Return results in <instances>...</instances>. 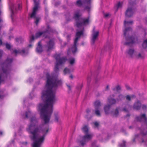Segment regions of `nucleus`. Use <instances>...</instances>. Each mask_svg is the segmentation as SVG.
I'll return each instance as SVG.
<instances>
[{
  "label": "nucleus",
  "instance_id": "nucleus-6",
  "mask_svg": "<svg viewBox=\"0 0 147 147\" xmlns=\"http://www.w3.org/2000/svg\"><path fill=\"white\" fill-rule=\"evenodd\" d=\"M12 59L7 58L4 63L0 64V68H2L3 74L6 75L9 73L10 69H9L8 67L9 64L12 62Z\"/></svg>",
  "mask_w": 147,
  "mask_h": 147
},
{
  "label": "nucleus",
  "instance_id": "nucleus-55",
  "mask_svg": "<svg viewBox=\"0 0 147 147\" xmlns=\"http://www.w3.org/2000/svg\"><path fill=\"white\" fill-rule=\"evenodd\" d=\"M3 97H4V96L3 95H1L0 94V99H2V98H3Z\"/></svg>",
  "mask_w": 147,
  "mask_h": 147
},
{
  "label": "nucleus",
  "instance_id": "nucleus-3",
  "mask_svg": "<svg viewBox=\"0 0 147 147\" xmlns=\"http://www.w3.org/2000/svg\"><path fill=\"white\" fill-rule=\"evenodd\" d=\"M81 15L80 11H76L74 14V18L76 20V26L78 28H81V31H78L79 30L77 29L78 31L76 33V38L74 41V45L71 49V51L73 53H75L77 51V43L78 39L80 38V36L83 34V32L84 30L82 26L88 24L89 22V18L84 19L80 18V17Z\"/></svg>",
  "mask_w": 147,
  "mask_h": 147
},
{
  "label": "nucleus",
  "instance_id": "nucleus-53",
  "mask_svg": "<svg viewBox=\"0 0 147 147\" xmlns=\"http://www.w3.org/2000/svg\"><path fill=\"white\" fill-rule=\"evenodd\" d=\"M146 140L145 139H142V143H145L146 142Z\"/></svg>",
  "mask_w": 147,
  "mask_h": 147
},
{
  "label": "nucleus",
  "instance_id": "nucleus-21",
  "mask_svg": "<svg viewBox=\"0 0 147 147\" xmlns=\"http://www.w3.org/2000/svg\"><path fill=\"white\" fill-rule=\"evenodd\" d=\"M94 105L95 109L99 108L101 106V103L100 100H97L94 102Z\"/></svg>",
  "mask_w": 147,
  "mask_h": 147
},
{
  "label": "nucleus",
  "instance_id": "nucleus-49",
  "mask_svg": "<svg viewBox=\"0 0 147 147\" xmlns=\"http://www.w3.org/2000/svg\"><path fill=\"white\" fill-rule=\"evenodd\" d=\"M125 87L126 88V89L127 90H130L131 89V88H130V87L128 85H125Z\"/></svg>",
  "mask_w": 147,
  "mask_h": 147
},
{
  "label": "nucleus",
  "instance_id": "nucleus-20",
  "mask_svg": "<svg viewBox=\"0 0 147 147\" xmlns=\"http://www.w3.org/2000/svg\"><path fill=\"white\" fill-rule=\"evenodd\" d=\"M36 51L38 53H41L42 51V47L40 41L38 42V45L36 48Z\"/></svg>",
  "mask_w": 147,
  "mask_h": 147
},
{
  "label": "nucleus",
  "instance_id": "nucleus-1",
  "mask_svg": "<svg viewBox=\"0 0 147 147\" xmlns=\"http://www.w3.org/2000/svg\"><path fill=\"white\" fill-rule=\"evenodd\" d=\"M47 84L42 93V97L45 102L40 104L38 109L40 116L45 124L49 123L53 111V105L56 101V90L57 87L61 85L62 82L57 77L46 74Z\"/></svg>",
  "mask_w": 147,
  "mask_h": 147
},
{
  "label": "nucleus",
  "instance_id": "nucleus-40",
  "mask_svg": "<svg viewBox=\"0 0 147 147\" xmlns=\"http://www.w3.org/2000/svg\"><path fill=\"white\" fill-rule=\"evenodd\" d=\"M35 15H36V14H35ZM30 17L31 18H36V21H35V23L36 24V25H37L38 22V21H39V18H36V15H35V16L34 17H31L30 16Z\"/></svg>",
  "mask_w": 147,
  "mask_h": 147
},
{
  "label": "nucleus",
  "instance_id": "nucleus-7",
  "mask_svg": "<svg viewBox=\"0 0 147 147\" xmlns=\"http://www.w3.org/2000/svg\"><path fill=\"white\" fill-rule=\"evenodd\" d=\"M34 6L33 8L32 12L31 14V17H33L35 16L36 12L40 8V0H33Z\"/></svg>",
  "mask_w": 147,
  "mask_h": 147
},
{
  "label": "nucleus",
  "instance_id": "nucleus-26",
  "mask_svg": "<svg viewBox=\"0 0 147 147\" xmlns=\"http://www.w3.org/2000/svg\"><path fill=\"white\" fill-rule=\"evenodd\" d=\"M112 90L114 92H118L121 90V87L119 85H118L113 88Z\"/></svg>",
  "mask_w": 147,
  "mask_h": 147
},
{
  "label": "nucleus",
  "instance_id": "nucleus-41",
  "mask_svg": "<svg viewBox=\"0 0 147 147\" xmlns=\"http://www.w3.org/2000/svg\"><path fill=\"white\" fill-rule=\"evenodd\" d=\"M122 3L119 2L117 5V9L121 8L122 7Z\"/></svg>",
  "mask_w": 147,
  "mask_h": 147
},
{
  "label": "nucleus",
  "instance_id": "nucleus-13",
  "mask_svg": "<svg viewBox=\"0 0 147 147\" xmlns=\"http://www.w3.org/2000/svg\"><path fill=\"white\" fill-rule=\"evenodd\" d=\"M54 45V42L53 40H50L47 43L46 47L47 48V51H49L53 48Z\"/></svg>",
  "mask_w": 147,
  "mask_h": 147
},
{
  "label": "nucleus",
  "instance_id": "nucleus-50",
  "mask_svg": "<svg viewBox=\"0 0 147 147\" xmlns=\"http://www.w3.org/2000/svg\"><path fill=\"white\" fill-rule=\"evenodd\" d=\"M94 124L95 126L96 127H97L99 125L98 123L97 122H96L94 123Z\"/></svg>",
  "mask_w": 147,
  "mask_h": 147
},
{
  "label": "nucleus",
  "instance_id": "nucleus-59",
  "mask_svg": "<svg viewBox=\"0 0 147 147\" xmlns=\"http://www.w3.org/2000/svg\"><path fill=\"white\" fill-rule=\"evenodd\" d=\"M2 20L0 18V23L1 22ZM1 33V27H0V33Z\"/></svg>",
  "mask_w": 147,
  "mask_h": 147
},
{
  "label": "nucleus",
  "instance_id": "nucleus-12",
  "mask_svg": "<svg viewBox=\"0 0 147 147\" xmlns=\"http://www.w3.org/2000/svg\"><path fill=\"white\" fill-rule=\"evenodd\" d=\"M91 0H84V2L80 0H78L77 1L76 5L78 6L81 7L84 3H86L89 4H90Z\"/></svg>",
  "mask_w": 147,
  "mask_h": 147
},
{
  "label": "nucleus",
  "instance_id": "nucleus-54",
  "mask_svg": "<svg viewBox=\"0 0 147 147\" xmlns=\"http://www.w3.org/2000/svg\"><path fill=\"white\" fill-rule=\"evenodd\" d=\"M22 7L19 4L18 5V9L20 10Z\"/></svg>",
  "mask_w": 147,
  "mask_h": 147
},
{
  "label": "nucleus",
  "instance_id": "nucleus-32",
  "mask_svg": "<svg viewBox=\"0 0 147 147\" xmlns=\"http://www.w3.org/2000/svg\"><path fill=\"white\" fill-rule=\"evenodd\" d=\"M131 29L130 27L128 28H126L124 31V35L125 36H126V34L128 31L131 30Z\"/></svg>",
  "mask_w": 147,
  "mask_h": 147
},
{
  "label": "nucleus",
  "instance_id": "nucleus-35",
  "mask_svg": "<svg viewBox=\"0 0 147 147\" xmlns=\"http://www.w3.org/2000/svg\"><path fill=\"white\" fill-rule=\"evenodd\" d=\"M16 41L19 43H21L23 41V39L21 37L17 38L16 39Z\"/></svg>",
  "mask_w": 147,
  "mask_h": 147
},
{
  "label": "nucleus",
  "instance_id": "nucleus-36",
  "mask_svg": "<svg viewBox=\"0 0 147 147\" xmlns=\"http://www.w3.org/2000/svg\"><path fill=\"white\" fill-rule=\"evenodd\" d=\"M54 115L55 117V121L56 122H58L59 120L58 113H55Z\"/></svg>",
  "mask_w": 147,
  "mask_h": 147
},
{
  "label": "nucleus",
  "instance_id": "nucleus-34",
  "mask_svg": "<svg viewBox=\"0 0 147 147\" xmlns=\"http://www.w3.org/2000/svg\"><path fill=\"white\" fill-rule=\"evenodd\" d=\"M75 60L74 58H71L69 59V62L71 65H73L75 63Z\"/></svg>",
  "mask_w": 147,
  "mask_h": 147
},
{
  "label": "nucleus",
  "instance_id": "nucleus-15",
  "mask_svg": "<svg viewBox=\"0 0 147 147\" xmlns=\"http://www.w3.org/2000/svg\"><path fill=\"white\" fill-rule=\"evenodd\" d=\"M116 100L115 99L112 98L111 96H110L108 98V102L109 104V105L111 106L115 104L116 103Z\"/></svg>",
  "mask_w": 147,
  "mask_h": 147
},
{
  "label": "nucleus",
  "instance_id": "nucleus-62",
  "mask_svg": "<svg viewBox=\"0 0 147 147\" xmlns=\"http://www.w3.org/2000/svg\"><path fill=\"white\" fill-rule=\"evenodd\" d=\"M130 115L129 114H128L126 116L129 117V116Z\"/></svg>",
  "mask_w": 147,
  "mask_h": 147
},
{
  "label": "nucleus",
  "instance_id": "nucleus-37",
  "mask_svg": "<svg viewBox=\"0 0 147 147\" xmlns=\"http://www.w3.org/2000/svg\"><path fill=\"white\" fill-rule=\"evenodd\" d=\"M63 71L65 74L69 73L70 72V70L67 68H65Z\"/></svg>",
  "mask_w": 147,
  "mask_h": 147
},
{
  "label": "nucleus",
  "instance_id": "nucleus-2",
  "mask_svg": "<svg viewBox=\"0 0 147 147\" xmlns=\"http://www.w3.org/2000/svg\"><path fill=\"white\" fill-rule=\"evenodd\" d=\"M37 122V120L35 117L31 118L30 124L27 129V131L32 135L30 138L34 141L33 147H41L49 130L48 128L40 129L39 127H36L35 125Z\"/></svg>",
  "mask_w": 147,
  "mask_h": 147
},
{
  "label": "nucleus",
  "instance_id": "nucleus-25",
  "mask_svg": "<svg viewBox=\"0 0 147 147\" xmlns=\"http://www.w3.org/2000/svg\"><path fill=\"white\" fill-rule=\"evenodd\" d=\"M136 98V96L134 95H132L131 96L127 95L125 96L126 99L127 100L130 101L131 99Z\"/></svg>",
  "mask_w": 147,
  "mask_h": 147
},
{
  "label": "nucleus",
  "instance_id": "nucleus-64",
  "mask_svg": "<svg viewBox=\"0 0 147 147\" xmlns=\"http://www.w3.org/2000/svg\"><path fill=\"white\" fill-rule=\"evenodd\" d=\"M29 47H32V45H30L29 46Z\"/></svg>",
  "mask_w": 147,
  "mask_h": 147
},
{
  "label": "nucleus",
  "instance_id": "nucleus-24",
  "mask_svg": "<svg viewBox=\"0 0 147 147\" xmlns=\"http://www.w3.org/2000/svg\"><path fill=\"white\" fill-rule=\"evenodd\" d=\"M147 125H146L144 129H142L140 130V133L143 136H145L147 134Z\"/></svg>",
  "mask_w": 147,
  "mask_h": 147
},
{
  "label": "nucleus",
  "instance_id": "nucleus-30",
  "mask_svg": "<svg viewBox=\"0 0 147 147\" xmlns=\"http://www.w3.org/2000/svg\"><path fill=\"white\" fill-rule=\"evenodd\" d=\"M124 96L122 94H119L118 97L117 98V100L119 101L122 100L124 98Z\"/></svg>",
  "mask_w": 147,
  "mask_h": 147
},
{
  "label": "nucleus",
  "instance_id": "nucleus-56",
  "mask_svg": "<svg viewBox=\"0 0 147 147\" xmlns=\"http://www.w3.org/2000/svg\"><path fill=\"white\" fill-rule=\"evenodd\" d=\"M2 44V42L1 39H0V45H1Z\"/></svg>",
  "mask_w": 147,
  "mask_h": 147
},
{
  "label": "nucleus",
  "instance_id": "nucleus-22",
  "mask_svg": "<svg viewBox=\"0 0 147 147\" xmlns=\"http://www.w3.org/2000/svg\"><path fill=\"white\" fill-rule=\"evenodd\" d=\"M111 106L109 105H106L105 106L104 110L106 114H108L109 113V109Z\"/></svg>",
  "mask_w": 147,
  "mask_h": 147
},
{
  "label": "nucleus",
  "instance_id": "nucleus-5",
  "mask_svg": "<svg viewBox=\"0 0 147 147\" xmlns=\"http://www.w3.org/2000/svg\"><path fill=\"white\" fill-rule=\"evenodd\" d=\"M55 58L56 60V63L54 68V71L57 72L59 71V65L64 63L67 60L65 57H61L59 54L55 55Z\"/></svg>",
  "mask_w": 147,
  "mask_h": 147
},
{
  "label": "nucleus",
  "instance_id": "nucleus-9",
  "mask_svg": "<svg viewBox=\"0 0 147 147\" xmlns=\"http://www.w3.org/2000/svg\"><path fill=\"white\" fill-rule=\"evenodd\" d=\"M136 119L138 121H143L147 124V119L145 114H141L139 116L136 117Z\"/></svg>",
  "mask_w": 147,
  "mask_h": 147
},
{
  "label": "nucleus",
  "instance_id": "nucleus-4",
  "mask_svg": "<svg viewBox=\"0 0 147 147\" xmlns=\"http://www.w3.org/2000/svg\"><path fill=\"white\" fill-rule=\"evenodd\" d=\"M84 132L86 134L82 137V140L80 141V143L82 146L84 145L86 142L90 140L92 137V135L91 134H87L88 130V128L87 125H85L82 128Z\"/></svg>",
  "mask_w": 147,
  "mask_h": 147
},
{
  "label": "nucleus",
  "instance_id": "nucleus-51",
  "mask_svg": "<svg viewBox=\"0 0 147 147\" xmlns=\"http://www.w3.org/2000/svg\"><path fill=\"white\" fill-rule=\"evenodd\" d=\"M139 135H136L135 136V138H134V139L133 140V142H135V139Z\"/></svg>",
  "mask_w": 147,
  "mask_h": 147
},
{
  "label": "nucleus",
  "instance_id": "nucleus-17",
  "mask_svg": "<svg viewBox=\"0 0 147 147\" xmlns=\"http://www.w3.org/2000/svg\"><path fill=\"white\" fill-rule=\"evenodd\" d=\"M134 56L135 57L138 59H141L143 58L144 55L142 53H138L136 51L134 53Z\"/></svg>",
  "mask_w": 147,
  "mask_h": 147
},
{
  "label": "nucleus",
  "instance_id": "nucleus-19",
  "mask_svg": "<svg viewBox=\"0 0 147 147\" xmlns=\"http://www.w3.org/2000/svg\"><path fill=\"white\" fill-rule=\"evenodd\" d=\"M47 33L45 32H38L36 33L35 35L36 38H37L40 37L42 35H43V36H45V38H47Z\"/></svg>",
  "mask_w": 147,
  "mask_h": 147
},
{
  "label": "nucleus",
  "instance_id": "nucleus-29",
  "mask_svg": "<svg viewBox=\"0 0 147 147\" xmlns=\"http://www.w3.org/2000/svg\"><path fill=\"white\" fill-rule=\"evenodd\" d=\"M118 114L119 112L118 108H116L115 111L112 113V115L115 117L118 116Z\"/></svg>",
  "mask_w": 147,
  "mask_h": 147
},
{
  "label": "nucleus",
  "instance_id": "nucleus-52",
  "mask_svg": "<svg viewBox=\"0 0 147 147\" xmlns=\"http://www.w3.org/2000/svg\"><path fill=\"white\" fill-rule=\"evenodd\" d=\"M90 111V110L89 109H87L86 110V112L87 113H89Z\"/></svg>",
  "mask_w": 147,
  "mask_h": 147
},
{
  "label": "nucleus",
  "instance_id": "nucleus-47",
  "mask_svg": "<svg viewBox=\"0 0 147 147\" xmlns=\"http://www.w3.org/2000/svg\"><path fill=\"white\" fill-rule=\"evenodd\" d=\"M110 15V14L109 13H107L104 14V16L105 17L107 18Z\"/></svg>",
  "mask_w": 147,
  "mask_h": 147
},
{
  "label": "nucleus",
  "instance_id": "nucleus-14",
  "mask_svg": "<svg viewBox=\"0 0 147 147\" xmlns=\"http://www.w3.org/2000/svg\"><path fill=\"white\" fill-rule=\"evenodd\" d=\"M141 107V104L139 101L138 100L136 102L133 106L134 109L138 110L140 109Z\"/></svg>",
  "mask_w": 147,
  "mask_h": 147
},
{
  "label": "nucleus",
  "instance_id": "nucleus-33",
  "mask_svg": "<svg viewBox=\"0 0 147 147\" xmlns=\"http://www.w3.org/2000/svg\"><path fill=\"white\" fill-rule=\"evenodd\" d=\"M143 47L145 49L147 47V39L144 40L142 44Z\"/></svg>",
  "mask_w": 147,
  "mask_h": 147
},
{
  "label": "nucleus",
  "instance_id": "nucleus-27",
  "mask_svg": "<svg viewBox=\"0 0 147 147\" xmlns=\"http://www.w3.org/2000/svg\"><path fill=\"white\" fill-rule=\"evenodd\" d=\"M133 23V22L132 21H126L125 20L124 21V26L126 27L130 24H132Z\"/></svg>",
  "mask_w": 147,
  "mask_h": 147
},
{
  "label": "nucleus",
  "instance_id": "nucleus-31",
  "mask_svg": "<svg viewBox=\"0 0 147 147\" xmlns=\"http://www.w3.org/2000/svg\"><path fill=\"white\" fill-rule=\"evenodd\" d=\"M130 107L129 105H127L124 108L122 109V111L126 112H127Z\"/></svg>",
  "mask_w": 147,
  "mask_h": 147
},
{
  "label": "nucleus",
  "instance_id": "nucleus-63",
  "mask_svg": "<svg viewBox=\"0 0 147 147\" xmlns=\"http://www.w3.org/2000/svg\"><path fill=\"white\" fill-rule=\"evenodd\" d=\"M46 1V0H44V1L43 2V3L44 4H45V2Z\"/></svg>",
  "mask_w": 147,
  "mask_h": 147
},
{
  "label": "nucleus",
  "instance_id": "nucleus-8",
  "mask_svg": "<svg viewBox=\"0 0 147 147\" xmlns=\"http://www.w3.org/2000/svg\"><path fill=\"white\" fill-rule=\"evenodd\" d=\"M99 35V32L95 31V28L93 30L91 38V44H94L95 41L97 40Z\"/></svg>",
  "mask_w": 147,
  "mask_h": 147
},
{
  "label": "nucleus",
  "instance_id": "nucleus-61",
  "mask_svg": "<svg viewBox=\"0 0 147 147\" xmlns=\"http://www.w3.org/2000/svg\"><path fill=\"white\" fill-rule=\"evenodd\" d=\"M0 134H1V135H2V134H3V133H2V132H1V131H0Z\"/></svg>",
  "mask_w": 147,
  "mask_h": 147
},
{
  "label": "nucleus",
  "instance_id": "nucleus-46",
  "mask_svg": "<svg viewBox=\"0 0 147 147\" xmlns=\"http://www.w3.org/2000/svg\"><path fill=\"white\" fill-rule=\"evenodd\" d=\"M67 86L68 88V89L69 90V91H71V86L70 85H68V84H67Z\"/></svg>",
  "mask_w": 147,
  "mask_h": 147
},
{
  "label": "nucleus",
  "instance_id": "nucleus-28",
  "mask_svg": "<svg viewBox=\"0 0 147 147\" xmlns=\"http://www.w3.org/2000/svg\"><path fill=\"white\" fill-rule=\"evenodd\" d=\"M99 109V108L95 109V114L98 116H100L101 115L100 113Z\"/></svg>",
  "mask_w": 147,
  "mask_h": 147
},
{
  "label": "nucleus",
  "instance_id": "nucleus-45",
  "mask_svg": "<svg viewBox=\"0 0 147 147\" xmlns=\"http://www.w3.org/2000/svg\"><path fill=\"white\" fill-rule=\"evenodd\" d=\"M3 54V51L1 50H0V58L2 57Z\"/></svg>",
  "mask_w": 147,
  "mask_h": 147
},
{
  "label": "nucleus",
  "instance_id": "nucleus-10",
  "mask_svg": "<svg viewBox=\"0 0 147 147\" xmlns=\"http://www.w3.org/2000/svg\"><path fill=\"white\" fill-rule=\"evenodd\" d=\"M12 53H14L16 55L18 54H20L21 55H24L28 53L27 51H26L25 49H23L22 50L18 49V50L15 49L13 51Z\"/></svg>",
  "mask_w": 147,
  "mask_h": 147
},
{
  "label": "nucleus",
  "instance_id": "nucleus-43",
  "mask_svg": "<svg viewBox=\"0 0 147 147\" xmlns=\"http://www.w3.org/2000/svg\"><path fill=\"white\" fill-rule=\"evenodd\" d=\"M90 8V6L89 5L88 6H86L85 8V9L87 10L88 11H89Z\"/></svg>",
  "mask_w": 147,
  "mask_h": 147
},
{
  "label": "nucleus",
  "instance_id": "nucleus-48",
  "mask_svg": "<svg viewBox=\"0 0 147 147\" xmlns=\"http://www.w3.org/2000/svg\"><path fill=\"white\" fill-rule=\"evenodd\" d=\"M141 107H142V109L143 110H146V106L144 105H141Z\"/></svg>",
  "mask_w": 147,
  "mask_h": 147
},
{
  "label": "nucleus",
  "instance_id": "nucleus-57",
  "mask_svg": "<svg viewBox=\"0 0 147 147\" xmlns=\"http://www.w3.org/2000/svg\"><path fill=\"white\" fill-rule=\"evenodd\" d=\"M69 78L71 79H72L73 78V76L72 75H71L69 76Z\"/></svg>",
  "mask_w": 147,
  "mask_h": 147
},
{
  "label": "nucleus",
  "instance_id": "nucleus-38",
  "mask_svg": "<svg viewBox=\"0 0 147 147\" xmlns=\"http://www.w3.org/2000/svg\"><path fill=\"white\" fill-rule=\"evenodd\" d=\"M31 113L30 111H28L27 112H26L25 113V116L26 118L28 117L31 115Z\"/></svg>",
  "mask_w": 147,
  "mask_h": 147
},
{
  "label": "nucleus",
  "instance_id": "nucleus-16",
  "mask_svg": "<svg viewBox=\"0 0 147 147\" xmlns=\"http://www.w3.org/2000/svg\"><path fill=\"white\" fill-rule=\"evenodd\" d=\"M9 8L11 12V16L12 18L13 14L14 13V11L16 10L17 9L13 3H11L9 4Z\"/></svg>",
  "mask_w": 147,
  "mask_h": 147
},
{
  "label": "nucleus",
  "instance_id": "nucleus-11",
  "mask_svg": "<svg viewBox=\"0 0 147 147\" xmlns=\"http://www.w3.org/2000/svg\"><path fill=\"white\" fill-rule=\"evenodd\" d=\"M134 11L131 7H128L125 12V16L127 17H130L132 16Z\"/></svg>",
  "mask_w": 147,
  "mask_h": 147
},
{
  "label": "nucleus",
  "instance_id": "nucleus-18",
  "mask_svg": "<svg viewBox=\"0 0 147 147\" xmlns=\"http://www.w3.org/2000/svg\"><path fill=\"white\" fill-rule=\"evenodd\" d=\"M126 39L127 41V42L125 43V44L126 45H128L130 43H133L134 42V39L133 37H130L128 38H126Z\"/></svg>",
  "mask_w": 147,
  "mask_h": 147
},
{
  "label": "nucleus",
  "instance_id": "nucleus-39",
  "mask_svg": "<svg viewBox=\"0 0 147 147\" xmlns=\"http://www.w3.org/2000/svg\"><path fill=\"white\" fill-rule=\"evenodd\" d=\"M125 142L123 141V143L121 144H119V147H125Z\"/></svg>",
  "mask_w": 147,
  "mask_h": 147
},
{
  "label": "nucleus",
  "instance_id": "nucleus-58",
  "mask_svg": "<svg viewBox=\"0 0 147 147\" xmlns=\"http://www.w3.org/2000/svg\"><path fill=\"white\" fill-rule=\"evenodd\" d=\"M106 89L107 90H109V86H107L106 88Z\"/></svg>",
  "mask_w": 147,
  "mask_h": 147
},
{
  "label": "nucleus",
  "instance_id": "nucleus-60",
  "mask_svg": "<svg viewBox=\"0 0 147 147\" xmlns=\"http://www.w3.org/2000/svg\"><path fill=\"white\" fill-rule=\"evenodd\" d=\"M70 37H71V36H70V35H67V39H68V38H70Z\"/></svg>",
  "mask_w": 147,
  "mask_h": 147
},
{
  "label": "nucleus",
  "instance_id": "nucleus-44",
  "mask_svg": "<svg viewBox=\"0 0 147 147\" xmlns=\"http://www.w3.org/2000/svg\"><path fill=\"white\" fill-rule=\"evenodd\" d=\"M34 38H34V36H33V35L31 37V38H30V42H32V41L34 40Z\"/></svg>",
  "mask_w": 147,
  "mask_h": 147
},
{
  "label": "nucleus",
  "instance_id": "nucleus-42",
  "mask_svg": "<svg viewBox=\"0 0 147 147\" xmlns=\"http://www.w3.org/2000/svg\"><path fill=\"white\" fill-rule=\"evenodd\" d=\"M6 48L8 49H10L11 47L10 45L8 43H6L5 44Z\"/></svg>",
  "mask_w": 147,
  "mask_h": 147
},
{
  "label": "nucleus",
  "instance_id": "nucleus-23",
  "mask_svg": "<svg viewBox=\"0 0 147 147\" xmlns=\"http://www.w3.org/2000/svg\"><path fill=\"white\" fill-rule=\"evenodd\" d=\"M133 49H129L127 52V53L131 57L133 56V55L134 56V53L136 52Z\"/></svg>",
  "mask_w": 147,
  "mask_h": 147
}]
</instances>
